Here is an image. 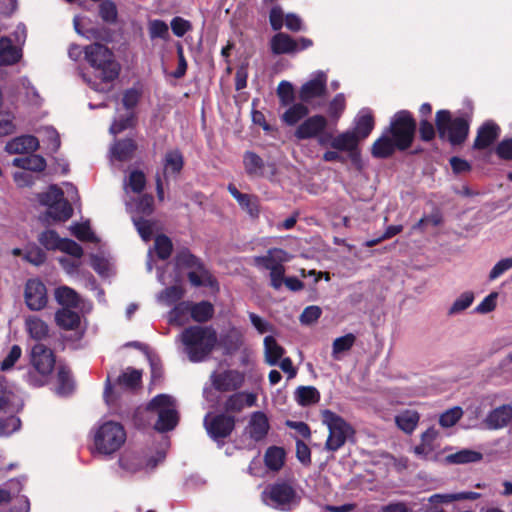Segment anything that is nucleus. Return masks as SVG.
<instances>
[{
	"label": "nucleus",
	"instance_id": "nucleus-31",
	"mask_svg": "<svg viewBox=\"0 0 512 512\" xmlns=\"http://www.w3.org/2000/svg\"><path fill=\"white\" fill-rule=\"evenodd\" d=\"M297 41L285 33H278L271 39L274 54H291L297 52Z\"/></svg>",
	"mask_w": 512,
	"mask_h": 512
},
{
	"label": "nucleus",
	"instance_id": "nucleus-18",
	"mask_svg": "<svg viewBox=\"0 0 512 512\" xmlns=\"http://www.w3.org/2000/svg\"><path fill=\"white\" fill-rule=\"evenodd\" d=\"M360 139L350 130L343 131L328 140V146L340 152H346L353 162H357L360 157L359 143Z\"/></svg>",
	"mask_w": 512,
	"mask_h": 512
},
{
	"label": "nucleus",
	"instance_id": "nucleus-47",
	"mask_svg": "<svg viewBox=\"0 0 512 512\" xmlns=\"http://www.w3.org/2000/svg\"><path fill=\"white\" fill-rule=\"evenodd\" d=\"M285 459V451L280 447H269L265 453V464L271 470H279Z\"/></svg>",
	"mask_w": 512,
	"mask_h": 512
},
{
	"label": "nucleus",
	"instance_id": "nucleus-59",
	"mask_svg": "<svg viewBox=\"0 0 512 512\" xmlns=\"http://www.w3.org/2000/svg\"><path fill=\"white\" fill-rule=\"evenodd\" d=\"M91 265L94 270L103 277H107L112 273V264L104 257L91 255Z\"/></svg>",
	"mask_w": 512,
	"mask_h": 512
},
{
	"label": "nucleus",
	"instance_id": "nucleus-19",
	"mask_svg": "<svg viewBox=\"0 0 512 512\" xmlns=\"http://www.w3.org/2000/svg\"><path fill=\"white\" fill-rule=\"evenodd\" d=\"M24 299L32 311H39L47 304V289L44 283L36 278L29 279L24 288Z\"/></svg>",
	"mask_w": 512,
	"mask_h": 512
},
{
	"label": "nucleus",
	"instance_id": "nucleus-33",
	"mask_svg": "<svg viewBox=\"0 0 512 512\" xmlns=\"http://www.w3.org/2000/svg\"><path fill=\"white\" fill-rule=\"evenodd\" d=\"M21 406V400L6 381L0 380V409H18Z\"/></svg>",
	"mask_w": 512,
	"mask_h": 512
},
{
	"label": "nucleus",
	"instance_id": "nucleus-40",
	"mask_svg": "<svg viewBox=\"0 0 512 512\" xmlns=\"http://www.w3.org/2000/svg\"><path fill=\"white\" fill-rule=\"evenodd\" d=\"M55 320L58 326L66 330L75 329L80 323L79 315L69 308L60 309L55 315Z\"/></svg>",
	"mask_w": 512,
	"mask_h": 512
},
{
	"label": "nucleus",
	"instance_id": "nucleus-52",
	"mask_svg": "<svg viewBox=\"0 0 512 512\" xmlns=\"http://www.w3.org/2000/svg\"><path fill=\"white\" fill-rule=\"evenodd\" d=\"M146 179L145 175L138 170L132 171L128 177V180L124 183V189L126 192L132 191L134 193H140L145 187Z\"/></svg>",
	"mask_w": 512,
	"mask_h": 512
},
{
	"label": "nucleus",
	"instance_id": "nucleus-24",
	"mask_svg": "<svg viewBox=\"0 0 512 512\" xmlns=\"http://www.w3.org/2000/svg\"><path fill=\"white\" fill-rule=\"evenodd\" d=\"M39 147V140L32 135H22L8 141L5 150L9 154H26L34 152Z\"/></svg>",
	"mask_w": 512,
	"mask_h": 512
},
{
	"label": "nucleus",
	"instance_id": "nucleus-25",
	"mask_svg": "<svg viewBox=\"0 0 512 512\" xmlns=\"http://www.w3.org/2000/svg\"><path fill=\"white\" fill-rule=\"evenodd\" d=\"M374 128V119L370 110L362 109L354 119V126L350 129L360 141L366 139Z\"/></svg>",
	"mask_w": 512,
	"mask_h": 512
},
{
	"label": "nucleus",
	"instance_id": "nucleus-9",
	"mask_svg": "<svg viewBox=\"0 0 512 512\" xmlns=\"http://www.w3.org/2000/svg\"><path fill=\"white\" fill-rule=\"evenodd\" d=\"M262 499L266 505L272 508L289 511L298 505L300 496L289 483L277 482L263 490Z\"/></svg>",
	"mask_w": 512,
	"mask_h": 512
},
{
	"label": "nucleus",
	"instance_id": "nucleus-29",
	"mask_svg": "<svg viewBox=\"0 0 512 512\" xmlns=\"http://www.w3.org/2000/svg\"><path fill=\"white\" fill-rule=\"evenodd\" d=\"M74 29L77 34L86 39L102 38L101 29L93 25L90 19L82 16H75L73 19Z\"/></svg>",
	"mask_w": 512,
	"mask_h": 512
},
{
	"label": "nucleus",
	"instance_id": "nucleus-45",
	"mask_svg": "<svg viewBox=\"0 0 512 512\" xmlns=\"http://www.w3.org/2000/svg\"><path fill=\"white\" fill-rule=\"evenodd\" d=\"M474 298L475 295L472 291H465L461 293L450 305L447 311L448 315L455 316L462 313L472 305Z\"/></svg>",
	"mask_w": 512,
	"mask_h": 512
},
{
	"label": "nucleus",
	"instance_id": "nucleus-13",
	"mask_svg": "<svg viewBox=\"0 0 512 512\" xmlns=\"http://www.w3.org/2000/svg\"><path fill=\"white\" fill-rule=\"evenodd\" d=\"M328 125L326 117L323 115H313L301 122L296 130L295 137L298 140H307L317 138L318 144L322 147L328 146L330 133H324Z\"/></svg>",
	"mask_w": 512,
	"mask_h": 512
},
{
	"label": "nucleus",
	"instance_id": "nucleus-61",
	"mask_svg": "<svg viewBox=\"0 0 512 512\" xmlns=\"http://www.w3.org/2000/svg\"><path fill=\"white\" fill-rule=\"evenodd\" d=\"M463 411L460 407H453L444 412L439 419V423L443 427H451L462 417Z\"/></svg>",
	"mask_w": 512,
	"mask_h": 512
},
{
	"label": "nucleus",
	"instance_id": "nucleus-20",
	"mask_svg": "<svg viewBox=\"0 0 512 512\" xmlns=\"http://www.w3.org/2000/svg\"><path fill=\"white\" fill-rule=\"evenodd\" d=\"M204 425L209 436L214 440H219L231 433L234 428V420L225 415H207L204 419Z\"/></svg>",
	"mask_w": 512,
	"mask_h": 512
},
{
	"label": "nucleus",
	"instance_id": "nucleus-17",
	"mask_svg": "<svg viewBox=\"0 0 512 512\" xmlns=\"http://www.w3.org/2000/svg\"><path fill=\"white\" fill-rule=\"evenodd\" d=\"M140 99V91L131 88L128 89L123 96V105L128 110L126 114L122 117H119L114 120L112 125L110 126V133L112 135H116L127 128H130L134 124V114L131 111L134 108Z\"/></svg>",
	"mask_w": 512,
	"mask_h": 512
},
{
	"label": "nucleus",
	"instance_id": "nucleus-38",
	"mask_svg": "<svg viewBox=\"0 0 512 512\" xmlns=\"http://www.w3.org/2000/svg\"><path fill=\"white\" fill-rule=\"evenodd\" d=\"M309 113V109L303 103L292 104L281 116L284 123L289 126L297 124L301 119L306 117Z\"/></svg>",
	"mask_w": 512,
	"mask_h": 512
},
{
	"label": "nucleus",
	"instance_id": "nucleus-8",
	"mask_svg": "<svg viewBox=\"0 0 512 512\" xmlns=\"http://www.w3.org/2000/svg\"><path fill=\"white\" fill-rule=\"evenodd\" d=\"M321 417L323 424L329 431L325 442V449L335 452L352 437L354 430L342 417L330 410L322 411Z\"/></svg>",
	"mask_w": 512,
	"mask_h": 512
},
{
	"label": "nucleus",
	"instance_id": "nucleus-37",
	"mask_svg": "<svg viewBox=\"0 0 512 512\" xmlns=\"http://www.w3.org/2000/svg\"><path fill=\"white\" fill-rule=\"evenodd\" d=\"M12 163L14 166L24 169L30 173L41 172L46 167L45 159L37 154H33L24 158H15Z\"/></svg>",
	"mask_w": 512,
	"mask_h": 512
},
{
	"label": "nucleus",
	"instance_id": "nucleus-4",
	"mask_svg": "<svg viewBox=\"0 0 512 512\" xmlns=\"http://www.w3.org/2000/svg\"><path fill=\"white\" fill-rule=\"evenodd\" d=\"M165 458V450L161 449L154 455L143 456L141 453L126 450L119 459L118 466L122 476H132L135 474H148Z\"/></svg>",
	"mask_w": 512,
	"mask_h": 512
},
{
	"label": "nucleus",
	"instance_id": "nucleus-2",
	"mask_svg": "<svg viewBox=\"0 0 512 512\" xmlns=\"http://www.w3.org/2000/svg\"><path fill=\"white\" fill-rule=\"evenodd\" d=\"M183 351L192 362L204 360L217 343L216 332L210 327L192 326L184 329L177 337Z\"/></svg>",
	"mask_w": 512,
	"mask_h": 512
},
{
	"label": "nucleus",
	"instance_id": "nucleus-30",
	"mask_svg": "<svg viewBox=\"0 0 512 512\" xmlns=\"http://www.w3.org/2000/svg\"><path fill=\"white\" fill-rule=\"evenodd\" d=\"M22 56L21 50L14 46L10 39H0V66L13 65Z\"/></svg>",
	"mask_w": 512,
	"mask_h": 512
},
{
	"label": "nucleus",
	"instance_id": "nucleus-3",
	"mask_svg": "<svg viewBox=\"0 0 512 512\" xmlns=\"http://www.w3.org/2000/svg\"><path fill=\"white\" fill-rule=\"evenodd\" d=\"M126 431L117 421L106 420L92 430V452L99 456H112L126 442Z\"/></svg>",
	"mask_w": 512,
	"mask_h": 512
},
{
	"label": "nucleus",
	"instance_id": "nucleus-49",
	"mask_svg": "<svg viewBox=\"0 0 512 512\" xmlns=\"http://www.w3.org/2000/svg\"><path fill=\"white\" fill-rule=\"evenodd\" d=\"M190 312L189 302L178 303L168 314V321L170 324L182 326L187 321V314Z\"/></svg>",
	"mask_w": 512,
	"mask_h": 512
},
{
	"label": "nucleus",
	"instance_id": "nucleus-16",
	"mask_svg": "<svg viewBox=\"0 0 512 512\" xmlns=\"http://www.w3.org/2000/svg\"><path fill=\"white\" fill-rule=\"evenodd\" d=\"M327 90V74L323 71H316L301 86L299 98L304 103H311L314 99L323 97Z\"/></svg>",
	"mask_w": 512,
	"mask_h": 512
},
{
	"label": "nucleus",
	"instance_id": "nucleus-28",
	"mask_svg": "<svg viewBox=\"0 0 512 512\" xmlns=\"http://www.w3.org/2000/svg\"><path fill=\"white\" fill-rule=\"evenodd\" d=\"M135 149L136 145L132 139L115 142L110 148V161L113 164L126 161L132 156Z\"/></svg>",
	"mask_w": 512,
	"mask_h": 512
},
{
	"label": "nucleus",
	"instance_id": "nucleus-44",
	"mask_svg": "<svg viewBox=\"0 0 512 512\" xmlns=\"http://www.w3.org/2000/svg\"><path fill=\"white\" fill-rule=\"evenodd\" d=\"M55 299L63 308L77 307L80 301L78 294L67 286L55 290Z\"/></svg>",
	"mask_w": 512,
	"mask_h": 512
},
{
	"label": "nucleus",
	"instance_id": "nucleus-7",
	"mask_svg": "<svg viewBox=\"0 0 512 512\" xmlns=\"http://www.w3.org/2000/svg\"><path fill=\"white\" fill-rule=\"evenodd\" d=\"M147 411L157 415L155 429L160 432L172 430L178 423L176 401L168 394L155 396L147 405Z\"/></svg>",
	"mask_w": 512,
	"mask_h": 512
},
{
	"label": "nucleus",
	"instance_id": "nucleus-1",
	"mask_svg": "<svg viewBox=\"0 0 512 512\" xmlns=\"http://www.w3.org/2000/svg\"><path fill=\"white\" fill-rule=\"evenodd\" d=\"M84 54L92 72H83V81L96 92H109L120 72V66L112 51L102 44L94 43L85 47Z\"/></svg>",
	"mask_w": 512,
	"mask_h": 512
},
{
	"label": "nucleus",
	"instance_id": "nucleus-15",
	"mask_svg": "<svg viewBox=\"0 0 512 512\" xmlns=\"http://www.w3.org/2000/svg\"><path fill=\"white\" fill-rule=\"evenodd\" d=\"M38 240L47 250H59L75 257L83 255V249L79 244L71 239L61 238L53 230H46L42 232L39 235Z\"/></svg>",
	"mask_w": 512,
	"mask_h": 512
},
{
	"label": "nucleus",
	"instance_id": "nucleus-56",
	"mask_svg": "<svg viewBox=\"0 0 512 512\" xmlns=\"http://www.w3.org/2000/svg\"><path fill=\"white\" fill-rule=\"evenodd\" d=\"M355 342V336L351 333L346 334L342 337H338L333 341L332 354L334 358H338V355L342 352L348 351Z\"/></svg>",
	"mask_w": 512,
	"mask_h": 512
},
{
	"label": "nucleus",
	"instance_id": "nucleus-60",
	"mask_svg": "<svg viewBox=\"0 0 512 512\" xmlns=\"http://www.w3.org/2000/svg\"><path fill=\"white\" fill-rule=\"evenodd\" d=\"M21 426V421L15 416H9L0 419V436H9L18 431Z\"/></svg>",
	"mask_w": 512,
	"mask_h": 512
},
{
	"label": "nucleus",
	"instance_id": "nucleus-54",
	"mask_svg": "<svg viewBox=\"0 0 512 512\" xmlns=\"http://www.w3.org/2000/svg\"><path fill=\"white\" fill-rule=\"evenodd\" d=\"M132 220L141 238L148 241L156 230V224L135 215L132 216Z\"/></svg>",
	"mask_w": 512,
	"mask_h": 512
},
{
	"label": "nucleus",
	"instance_id": "nucleus-64",
	"mask_svg": "<svg viewBox=\"0 0 512 512\" xmlns=\"http://www.w3.org/2000/svg\"><path fill=\"white\" fill-rule=\"evenodd\" d=\"M322 314L319 306L311 305L306 307L300 315V322L305 325L316 322Z\"/></svg>",
	"mask_w": 512,
	"mask_h": 512
},
{
	"label": "nucleus",
	"instance_id": "nucleus-34",
	"mask_svg": "<svg viewBox=\"0 0 512 512\" xmlns=\"http://www.w3.org/2000/svg\"><path fill=\"white\" fill-rule=\"evenodd\" d=\"M284 352V348L277 343L273 336H266L264 338V356L268 365H277L283 357Z\"/></svg>",
	"mask_w": 512,
	"mask_h": 512
},
{
	"label": "nucleus",
	"instance_id": "nucleus-50",
	"mask_svg": "<svg viewBox=\"0 0 512 512\" xmlns=\"http://www.w3.org/2000/svg\"><path fill=\"white\" fill-rule=\"evenodd\" d=\"M214 309L211 303L202 301L195 305L190 304V313L196 322L208 321L213 315Z\"/></svg>",
	"mask_w": 512,
	"mask_h": 512
},
{
	"label": "nucleus",
	"instance_id": "nucleus-35",
	"mask_svg": "<svg viewBox=\"0 0 512 512\" xmlns=\"http://www.w3.org/2000/svg\"><path fill=\"white\" fill-rule=\"evenodd\" d=\"M420 416L414 410H405L395 416L397 427L407 434H411L419 423Z\"/></svg>",
	"mask_w": 512,
	"mask_h": 512
},
{
	"label": "nucleus",
	"instance_id": "nucleus-10",
	"mask_svg": "<svg viewBox=\"0 0 512 512\" xmlns=\"http://www.w3.org/2000/svg\"><path fill=\"white\" fill-rule=\"evenodd\" d=\"M173 269L182 275V271L187 269L188 278L194 286H215V280L212 275L201 265L197 263V259L188 252L179 254Z\"/></svg>",
	"mask_w": 512,
	"mask_h": 512
},
{
	"label": "nucleus",
	"instance_id": "nucleus-14",
	"mask_svg": "<svg viewBox=\"0 0 512 512\" xmlns=\"http://www.w3.org/2000/svg\"><path fill=\"white\" fill-rule=\"evenodd\" d=\"M158 281L163 285H170L156 296L157 302L161 305L171 306L183 297L184 290L181 286L182 275L179 272L175 271L174 275L159 272Z\"/></svg>",
	"mask_w": 512,
	"mask_h": 512
},
{
	"label": "nucleus",
	"instance_id": "nucleus-6",
	"mask_svg": "<svg viewBox=\"0 0 512 512\" xmlns=\"http://www.w3.org/2000/svg\"><path fill=\"white\" fill-rule=\"evenodd\" d=\"M38 199L40 204L46 207L43 219L47 223L66 221L72 216L73 209L57 186H50L46 192L39 195Z\"/></svg>",
	"mask_w": 512,
	"mask_h": 512
},
{
	"label": "nucleus",
	"instance_id": "nucleus-36",
	"mask_svg": "<svg viewBox=\"0 0 512 512\" xmlns=\"http://www.w3.org/2000/svg\"><path fill=\"white\" fill-rule=\"evenodd\" d=\"M183 163V156L178 150L168 151L163 160L164 177L179 173L183 167Z\"/></svg>",
	"mask_w": 512,
	"mask_h": 512
},
{
	"label": "nucleus",
	"instance_id": "nucleus-57",
	"mask_svg": "<svg viewBox=\"0 0 512 512\" xmlns=\"http://www.w3.org/2000/svg\"><path fill=\"white\" fill-rule=\"evenodd\" d=\"M141 379V373L138 370H127L118 378L117 386L120 389L133 388Z\"/></svg>",
	"mask_w": 512,
	"mask_h": 512
},
{
	"label": "nucleus",
	"instance_id": "nucleus-63",
	"mask_svg": "<svg viewBox=\"0 0 512 512\" xmlns=\"http://www.w3.org/2000/svg\"><path fill=\"white\" fill-rule=\"evenodd\" d=\"M21 354V348L18 345H13L10 351L8 352L7 356L1 362L0 369L2 371H7L11 369L14 366V364L19 360Z\"/></svg>",
	"mask_w": 512,
	"mask_h": 512
},
{
	"label": "nucleus",
	"instance_id": "nucleus-43",
	"mask_svg": "<svg viewBox=\"0 0 512 512\" xmlns=\"http://www.w3.org/2000/svg\"><path fill=\"white\" fill-rule=\"evenodd\" d=\"M395 148H397L395 141L389 136L383 135L374 142L372 154L377 158H386L394 152Z\"/></svg>",
	"mask_w": 512,
	"mask_h": 512
},
{
	"label": "nucleus",
	"instance_id": "nucleus-26",
	"mask_svg": "<svg viewBox=\"0 0 512 512\" xmlns=\"http://www.w3.org/2000/svg\"><path fill=\"white\" fill-rule=\"evenodd\" d=\"M172 252V242L171 240L164 235H158L155 238V244L153 248L148 250V258L146 262L147 271H151L153 267L154 261V253L158 256L159 259H167Z\"/></svg>",
	"mask_w": 512,
	"mask_h": 512
},
{
	"label": "nucleus",
	"instance_id": "nucleus-62",
	"mask_svg": "<svg viewBox=\"0 0 512 512\" xmlns=\"http://www.w3.org/2000/svg\"><path fill=\"white\" fill-rule=\"evenodd\" d=\"M277 94L283 105H289L294 100L293 86L288 81H281L277 88Z\"/></svg>",
	"mask_w": 512,
	"mask_h": 512
},
{
	"label": "nucleus",
	"instance_id": "nucleus-48",
	"mask_svg": "<svg viewBox=\"0 0 512 512\" xmlns=\"http://www.w3.org/2000/svg\"><path fill=\"white\" fill-rule=\"evenodd\" d=\"M346 108V97L343 93L336 94L328 103L327 115L333 121H338Z\"/></svg>",
	"mask_w": 512,
	"mask_h": 512
},
{
	"label": "nucleus",
	"instance_id": "nucleus-53",
	"mask_svg": "<svg viewBox=\"0 0 512 512\" xmlns=\"http://www.w3.org/2000/svg\"><path fill=\"white\" fill-rule=\"evenodd\" d=\"M148 33L151 39H162V40H168L169 39V27L168 25L162 21V20H151L148 23Z\"/></svg>",
	"mask_w": 512,
	"mask_h": 512
},
{
	"label": "nucleus",
	"instance_id": "nucleus-23",
	"mask_svg": "<svg viewBox=\"0 0 512 512\" xmlns=\"http://www.w3.org/2000/svg\"><path fill=\"white\" fill-rule=\"evenodd\" d=\"M438 431L434 428L427 429L421 435V442L419 445L413 448V452L416 456L422 459H433L434 452L437 448Z\"/></svg>",
	"mask_w": 512,
	"mask_h": 512
},
{
	"label": "nucleus",
	"instance_id": "nucleus-5",
	"mask_svg": "<svg viewBox=\"0 0 512 512\" xmlns=\"http://www.w3.org/2000/svg\"><path fill=\"white\" fill-rule=\"evenodd\" d=\"M31 370L27 381L33 386H43L48 383L55 366L53 352L43 344L33 346L30 353Z\"/></svg>",
	"mask_w": 512,
	"mask_h": 512
},
{
	"label": "nucleus",
	"instance_id": "nucleus-39",
	"mask_svg": "<svg viewBox=\"0 0 512 512\" xmlns=\"http://www.w3.org/2000/svg\"><path fill=\"white\" fill-rule=\"evenodd\" d=\"M71 233L80 241L98 243L99 238L92 231L88 220L70 226Z\"/></svg>",
	"mask_w": 512,
	"mask_h": 512
},
{
	"label": "nucleus",
	"instance_id": "nucleus-27",
	"mask_svg": "<svg viewBox=\"0 0 512 512\" xmlns=\"http://www.w3.org/2000/svg\"><path fill=\"white\" fill-rule=\"evenodd\" d=\"M268 430L269 423L266 415L262 412L253 413L246 428L250 437L255 441H260L265 438Z\"/></svg>",
	"mask_w": 512,
	"mask_h": 512
},
{
	"label": "nucleus",
	"instance_id": "nucleus-42",
	"mask_svg": "<svg viewBox=\"0 0 512 512\" xmlns=\"http://www.w3.org/2000/svg\"><path fill=\"white\" fill-rule=\"evenodd\" d=\"M25 325L29 335L36 340H42L48 335L47 324L36 316H29Z\"/></svg>",
	"mask_w": 512,
	"mask_h": 512
},
{
	"label": "nucleus",
	"instance_id": "nucleus-22",
	"mask_svg": "<svg viewBox=\"0 0 512 512\" xmlns=\"http://www.w3.org/2000/svg\"><path fill=\"white\" fill-rule=\"evenodd\" d=\"M512 421V405L504 404L491 410L484 419L485 426L490 430L506 427Z\"/></svg>",
	"mask_w": 512,
	"mask_h": 512
},
{
	"label": "nucleus",
	"instance_id": "nucleus-12",
	"mask_svg": "<svg viewBox=\"0 0 512 512\" xmlns=\"http://www.w3.org/2000/svg\"><path fill=\"white\" fill-rule=\"evenodd\" d=\"M436 125L442 138H447L452 144H459L468 135V123L463 118L451 119L450 113L440 110L436 114Z\"/></svg>",
	"mask_w": 512,
	"mask_h": 512
},
{
	"label": "nucleus",
	"instance_id": "nucleus-21",
	"mask_svg": "<svg viewBox=\"0 0 512 512\" xmlns=\"http://www.w3.org/2000/svg\"><path fill=\"white\" fill-rule=\"evenodd\" d=\"M214 387L219 391H230L240 387L244 381L242 373L236 370L216 372L211 376Z\"/></svg>",
	"mask_w": 512,
	"mask_h": 512
},
{
	"label": "nucleus",
	"instance_id": "nucleus-58",
	"mask_svg": "<svg viewBox=\"0 0 512 512\" xmlns=\"http://www.w3.org/2000/svg\"><path fill=\"white\" fill-rule=\"evenodd\" d=\"M510 269H512V257L502 258L492 267L488 278L490 281H495Z\"/></svg>",
	"mask_w": 512,
	"mask_h": 512
},
{
	"label": "nucleus",
	"instance_id": "nucleus-32",
	"mask_svg": "<svg viewBox=\"0 0 512 512\" xmlns=\"http://www.w3.org/2000/svg\"><path fill=\"white\" fill-rule=\"evenodd\" d=\"M499 127L491 122L485 123L478 131V135L474 142V147L484 149L491 145L498 137Z\"/></svg>",
	"mask_w": 512,
	"mask_h": 512
},
{
	"label": "nucleus",
	"instance_id": "nucleus-51",
	"mask_svg": "<svg viewBox=\"0 0 512 512\" xmlns=\"http://www.w3.org/2000/svg\"><path fill=\"white\" fill-rule=\"evenodd\" d=\"M39 135L43 142H47V148L51 152H56L60 147V137L57 131L50 126H45L39 129Z\"/></svg>",
	"mask_w": 512,
	"mask_h": 512
},
{
	"label": "nucleus",
	"instance_id": "nucleus-46",
	"mask_svg": "<svg viewBox=\"0 0 512 512\" xmlns=\"http://www.w3.org/2000/svg\"><path fill=\"white\" fill-rule=\"evenodd\" d=\"M295 398L301 406H308L319 401L318 390L312 386H302L295 391Z\"/></svg>",
	"mask_w": 512,
	"mask_h": 512
},
{
	"label": "nucleus",
	"instance_id": "nucleus-11",
	"mask_svg": "<svg viewBox=\"0 0 512 512\" xmlns=\"http://www.w3.org/2000/svg\"><path fill=\"white\" fill-rule=\"evenodd\" d=\"M416 123L408 111L397 112L390 122V133L396 146L405 150L412 144Z\"/></svg>",
	"mask_w": 512,
	"mask_h": 512
},
{
	"label": "nucleus",
	"instance_id": "nucleus-41",
	"mask_svg": "<svg viewBox=\"0 0 512 512\" xmlns=\"http://www.w3.org/2000/svg\"><path fill=\"white\" fill-rule=\"evenodd\" d=\"M482 459V454L478 451L471 449H463L456 453L446 456L445 460L453 464H467L478 462Z\"/></svg>",
	"mask_w": 512,
	"mask_h": 512
},
{
	"label": "nucleus",
	"instance_id": "nucleus-55",
	"mask_svg": "<svg viewBox=\"0 0 512 512\" xmlns=\"http://www.w3.org/2000/svg\"><path fill=\"white\" fill-rule=\"evenodd\" d=\"M58 387L57 393L61 395L68 394L73 389V381L70 378V372L65 367H59L57 373Z\"/></svg>",
	"mask_w": 512,
	"mask_h": 512
}]
</instances>
